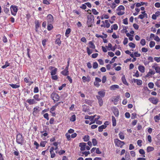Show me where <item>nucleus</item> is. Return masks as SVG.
I'll return each mask as SVG.
<instances>
[{"instance_id":"nucleus-28","label":"nucleus","mask_w":160,"mask_h":160,"mask_svg":"<svg viewBox=\"0 0 160 160\" xmlns=\"http://www.w3.org/2000/svg\"><path fill=\"white\" fill-rule=\"evenodd\" d=\"M57 70V68H54V69H52L51 72V75H54L56 73V72Z\"/></svg>"},{"instance_id":"nucleus-49","label":"nucleus","mask_w":160,"mask_h":160,"mask_svg":"<svg viewBox=\"0 0 160 160\" xmlns=\"http://www.w3.org/2000/svg\"><path fill=\"white\" fill-rule=\"evenodd\" d=\"M92 11L94 15H97L99 13L98 12H97L95 9L93 8L92 9Z\"/></svg>"},{"instance_id":"nucleus-17","label":"nucleus","mask_w":160,"mask_h":160,"mask_svg":"<svg viewBox=\"0 0 160 160\" xmlns=\"http://www.w3.org/2000/svg\"><path fill=\"white\" fill-rule=\"evenodd\" d=\"M61 73L64 76L68 75L69 74L68 70L65 68L64 70L61 72Z\"/></svg>"},{"instance_id":"nucleus-22","label":"nucleus","mask_w":160,"mask_h":160,"mask_svg":"<svg viewBox=\"0 0 160 160\" xmlns=\"http://www.w3.org/2000/svg\"><path fill=\"white\" fill-rule=\"evenodd\" d=\"M139 71L141 72H144L145 71V68L142 66H139L138 67Z\"/></svg>"},{"instance_id":"nucleus-43","label":"nucleus","mask_w":160,"mask_h":160,"mask_svg":"<svg viewBox=\"0 0 160 160\" xmlns=\"http://www.w3.org/2000/svg\"><path fill=\"white\" fill-rule=\"evenodd\" d=\"M155 45V42L154 41H151L149 43V46L151 48L153 47Z\"/></svg>"},{"instance_id":"nucleus-54","label":"nucleus","mask_w":160,"mask_h":160,"mask_svg":"<svg viewBox=\"0 0 160 160\" xmlns=\"http://www.w3.org/2000/svg\"><path fill=\"white\" fill-rule=\"evenodd\" d=\"M82 79L83 82H86L87 81L89 82L90 81V80H87V78L85 76H83L82 78Z\"/></svg>"},{"instance_id":"nucleus-57","label":"nucleus","mask_w":160,"mask_h":160,"mask_svg":"<svg viewBox=\"0 0 160 160\" xmlns=\"http://www.w3.org/2000/svg\"><path fill=\"white\" fill-rule=\"evenodd\" d=\"M128 42V39L127 38H124V40L123 41V44L124 45H126Z\"/></svg>"},{"instance_id":"nucleus-37","label":"nucleus","mask_w":160,"mask_h":160,"mask_svg":"<svg viewBox=\"0 0 160 160\" xmlns=\"http://www.w3.org/2000/svg\"><path fill=\"white\" fill-rule=\"evenodd\" d=\"M118 11L117 13L118 15L120 16L124 14L125 12L124 11L122 10H117Z\"/></svg>"},{"instance_id":"nucleus-6","label":"nucleus","mask_w":160,"mask_h":160,"mask_svg":"<svg viewBox=\"0 0 160 160\" xmlns=\"http://www.w3.org/2000/svg\"><path fill=\"white\" fill-rule=\"evenodd\" d=\"M149 101L152 103L156 104L159 101L158 99L154 97H152L149 98Z\"/></svg>"},{"instance_id":"nucleus-1","label":"nucleus","mask_w":160,"mask_h":160,"mask_svg":"<svg viewBox=\"0 0 160 160\" xmlns=\"http://www.w3.org/2000/svg\"><path fill=\"white\" fill-rule=\"evenodd\" d=\"M90 15L88 16V20L87 24L88 27H92L94 22V18L93 15L92 14L91 12H88Z\"/></svg>"},{"instance_id":"nucleus-40","label":"nucleus","mask_w":160,"mask_h":160,"mask_svg":"<svg viewBox=\"0 0 160 160\" xmlns=\"http://www.w3.org/2000/svg\"><path fill=\"white\" fill-rule=\"evenodd\" d=\"M139 153L142 155H143V157H145V155H144L145 154V152L143 149H140L139 150Z\"/></svg>"},{"instance_id":"nucleus-25","label":"nucleus","mask_w":160,"mask_h":160,"mask_svg":"<svg viewBox=\"0 0 160 160\" xmlns=\"http://www.w3.org/2000/svg\"><path fill=\"white\" fill-rule=\"evenodd\" d=\"M125 8L123 5L119 6L117 9L116 10H122L124 12Z\"/></svg>"},{"instance_id":"nucleus-29","label":"nucleus","mask_w":160,"mask_h":160,"mask_svg":"<svg viewBox=\"0 0 160 160\" xmlns=\"http://www.w3.org/2000/svg\"><path fill=\"white\" fill-rule=\"evenodd\" d=\"M71 32V29L70 28H68L66 30L65 32V36L67 37H68V35Z\"/></svg>"},{"instance_id":"nucleus-31","label":"nucleus","mask_w":160,"mask_h":160,"mask_svg":"<svg viewBox=\"0 0 160 160\" xmlns=\"http://www.w3.org/2000/svg\"><path fill=\"white\" fill-rule=\"evenodd\" d=\"M154 150V148L152 147L148 146L147 148V151L149 152L153 151Z\"/></svg>"},{"instance_id":"nucleus-33","label":"nucleus","mask_w":160,"mask_h":160,"mask_svg":"<svg viewBox=\"0 0 160 160\" xmlns=\"http://www.w3.org/2000/svg\"><path fill=\"white\" fill-rule=\"evenodd\" d=\"M147 13H145L144 14H140L138 16V18L141 19H143L145 17L147 18Z\"/></svg>"},{"instance_id":"nucleus-23","label":"nucleus","mask_w":160,"mask_h":160,"mask_svg":"<svg viewBox=\"0 0 160 160\" xmlns=\"http://www.w3.org/2000/svg\"><path fill=\"white\" fill-rule=\"evenodd\" d=\"M112 126H116V120L114 117L113 116H112Z\"/></svg>"},{"instance_id":"nucleus-21","label":"nucleus","mask_w":160,"mask_h":160,"mask_svg":"<svg viewBox=\"0 0 160 160\" xmlns=\"http://www.w3.org/2000/svg\"><path fill=\"white\" fill-rule=\"evenodd\" d=\"M154 118L156 122H158V121L160 120V113L155 116Z\"/></svg>"},{"instance_id":"nucleus-39","label":"nucleus","mask_w":160,"mask_h":160,"mask_svg":"<svg viewBox=\"0 0 160 160\" xmlns=\"http://www.w3.org/2000/svg\"><path fill=\"white\" fill-rule=\"evenodd\" d=\"M114 115L116 117H118L119 114V112L118 110L117 109H115V111L114 112Z\"/></svg>"},{"instance_id":"nucleus-11","label":"nucleus","mask_w":160,"mask_h":160,"mask_svg":"<svg viewBox=\"0 0 160 160\" xmlns=\"http://www.w3.org/2000/svg\"><path fill=\"white\" fill-rule=\"evenodd\" d=\"M96 98L98 100V102L100 107L102 106L103 101L102 98L99 96H96Z\"/></svg>"},{"instance_id":"nucleus-61","label":"nucleus","mask_w":160,"mask_h":160,"mask_svg":"<svg viewBox=\"0 0 160 160\" xmlns=\"http://www.w3.org/2000/svg\"><path fill=\"white\" fill-rule=\"evenodd\" d=\"M66 136L68 140H70L71 136H70V134L68 133H66Z\"/></svg>"},{"instance_id":"nucleus-14","label":"nucleus","mask_w":160,"mask_h":160,"mask_svg":"<svg viewBox=\"0 0 160 160\" xmlns=\"http://www.w3.org/2000/svg\"><path fill=\"white\" fill-rule=\"evenodd\" d=\"M26 102L30 105L36 104L37 103V102L33 99H28L26 100Z\"/></svg>"},{"instance_id":"nucleus-16","label":"nucleus","mask_w":160,"mask_h":160,"mask_svg":"<svg viewBox=\"0 0 160 160\" xmlns=\"http://www.w3.org/2000/svg\"><path fill=\"white\" fill-rule=\"evenodd\" d=\"M105 92L104 90L98 92V96H100L102 98L104 97L105 95Z\"/></svg>"},{"instance_id":"nucleus-32","label":"nucleus","mask_w":160,"mask_h":160,"mask_svg":"<svg viewBox=\"0 0 160 160\" xmlns=\"http://www.w3.org/2000/svg\"><path fill=\"white\" fill-rule=\"evenodd\" d=\"M84 102L86 104H88L89 105H91V104L92 103V102L91 101L88 100V99H86L85 100Z\"/></svg>"},{"instance_id":"nucleus-52","label":"nucleus","mask_w":160,"mask_h":160,"mask_svg":"<svg viewBox=\"0 0 160 160\" xmlns=\"http://www.w3.org/2000/svg\"><path fill=\"white\" fill-rule=\"evenodd\" d=\"M105 22L106 23V27L107 28H108L110 27V24L108 22V20H105Z\"/></svg>"},{"instance_id":"nucleus-24","label":"nucleus","mask_w":160,"mask_h":160,"mask_svg":"<svg viewBox=\"0 0 160 160\" xmlns=\"http://www.w3.org/2000/svg\"><path fill=\"white\" fill-rule=\"evenodd\" d=\"M9 85L11 86L13 88H17L20 87L19 84H9Z\"/></svg>"},{"instance_id":"nucleus-59","label":"nucleus","mask_w":160,"mask_h":160,"mask_svg":"<svg viewBox=\"0 0 160 160\" xmlns=\"http://www.w3.org/2000/svg\"><path fill=\"white\" fill-rule=\"evenodd\" d=\"M51 76L53 80H57L58 79V77L57 75H54Z\"/></svg>"},{"instance_id":"nucleus-26","label":"nucleus","mask_w":160,"mask_h":160,"mask_svg":"<svg viewBox=\"0 0 160 160\" xmlns=\"http://www.w3.org/2000/svg\"><path fill=\"white\" fill-rule=\"evenodd\" d=\"M89 47L90 48H92V49H95V46L93 43L91 41H90L89 43Z\"/></svg>"},{"instance_id":"nucleus-27","label":"nucleus","mask_w":160,"mask_h":160,"mask_svg":"<svg viewBox=\"0 0 160 160\" xmlns=\"http://www.w3.org/2000/svg\"><path fill=\"white\" fill-rule=\"evenodd\" d=\"M33 98L35 101H39L40 100V98H39V96L38 94L35 95Z\"/></svg>"},{"instance_id":"nucleus-38","label":"nucleus","mask_w":160,"mask_h":160,"mask_svg":"<svg viewBox=\"0 0 160 160\" xmlns=\"http://www.w3.org/2000/svg\"><path fill=\"white\" fill-rule=\"evenodd\" d=\"M83 139L84 141L87 142L89 139V136L88 135H85Z\"/></svg>"},{"instance_id":"nucleus-12","label":"nucleus","mask_w":160,"mask_h":160,"mask_svg":"<svg viewBox=\"0 0 160 160\" xmlns=\"http://www.w3.org/2000/svg\"><path fill=\"white\" fill-rule=\"evenodd\" d=\"M132 82H136L137 83V84L138 85H141L142 83V81L141 80L133 78L132 79Z\"/></svg>"},{"instance_id":"nucleus-13","label":"nucleus","mask_w":160,"mask_h":160,"mask_svg":"<svg viewBox=\"0 0 160 160\" xmlns=\"http://www.w3.org/2000/svg\"><path fill=\"white\" fill-rule=\"evenodd\" d=\"M96 115H94V116H89L88 115L85 116V118L86 119H89L91 121H93V119L96 116Z\"/></svg>"},{"instance_id":"nucleus-64","label":"nucleus","mask_w":160,"mask_h":160,"mask_svg":"<svg viewBox=\"0 0 160 160\" xmlns=\"http://www.w3.org/2000/svg\"><path fill=\"white\" fill-rule=\"evenodd\" d=\"M154 60L157 62H160V57H155L154 58Z\"/></svg>"},{"instance_id":"nucleus-30","label":"nucleus","mask_w":160,"mask_h":160,"mask_svg":"<svg viewBox=\"0 0 160 160\" xmlns=\"http://www.w3.org/2000/svg\"><path fill=\"white\" fill-rule=\"evenodd\" d=\"M56 109L54 108L53 107H52L50 109V112L52 113V114L53 116H55L56 115L55 113L54 112V111Z\"/></svg>"},{"instance_id":"nucleus-8","label":"nucleus","mask_w":160,"mask_h":160,"mask_svg":"<svg viewBox=\"0 0 160 160\" xmlns=\"http://www.w3.org/2000/svg\"><path fill=\"white\" fill-rule=\"evenodd\" d=\"M61 35L60 34H58L56 35L57 39L55 41V43L57 44L60 46L61 45V41L60 40Z\"/></svg>"},{"instance_id":"nucleus-2","label":"nucleus","mask_w":160,"mask_h":160,"mask_svg":"<svg viewBox=\"0 0 160 160\" xmlns=\"http://www.w3.org/2000/svg\"><path fill=\"white\" fill-rule=\"evenodd\" d=\"M17 142L21 145H22L24 142V139L22 137V134L19 133L17 135Z\"/></svg>"},{"instance_id":"nucleus-4","label":"nucleus","mask_w":160,"mask_h":160,"mask_svg":"<svg viewBox=\"0 0 160 160\" xmlns=\"http://www.w3.org/2000/svg\"><path fill=\"white\" fill-rule=\"evenodd\" d=\"M10 10L13 16H15L18 10V7L12 5L10 7Z\"/></svg>"},{"instance_id":"nucleus-45","label":"nucleus","mask_w":160,"mask_h":160,"mask_svg":"<svg viewBox=\"0 0 160 160\" xmlns=\"http://www.w3.org/2000/svg\"><path fill=\"white\" fill-rule=\"evenodd\" d=\"M46 143V142L44 141H42L40 143V146L41 147H44L45 146V144Z\"/></svg>"},{"instance_id":"nucleus-10","label":"nucleus","mask_w":160,"mask_h":160,"mask_svg":"<svg viewBox=\"0 0 160 160\" xmlns=\"http://www.w3.org/2000/svg\"><path fill=\"white\" fill-rule=\"evenodd\" d=\"M54 148L53 147L51 148L50 150V152L51 155V157L52 158H53L55 157L56 154L54 152Z\"/></svg>"},{"instance_id":"nucleus-58","label":"nucleus","mask_w":160,"mask_h":160,"mask_svg":"<svg viewBox=\"0 0 160 160\" xmlns=\"http://www.w3.org/2000/svg\"><path fill=\"white\" fill-rule=\"evenodd\" d=\"M108 55L111 57H113L114 55V54L112 52H108Z\"/></svg>"},{"instance_id":"nucleus-34","label":"nucleus","mask_w":160,"mask_h":160,"mask_svg":"<svg viewBox=\"0 0 160 160\" xmlns=\"http://www.w3.org/2000/svg\"><path fill=\"white\" fill-rule=\"evenodd\" d=\"M118 135H119V137L120 138L122 139V140H123L124 139V136L123 135V133L122 132H120L118 134Z\"/></svg>"},{"instance_id":"nucleus-63","label":"nucleus","mask_w":160,"mask_h":160,"mask_svg":"<svg viewBox=\"0 0 160 160\" xmlns=\"http://www.w3.org/2000/svg\"><path fill=\"white\" fill-rule=\"evenodd\" d=\"M117 6V5H116L115 3L113 2L112 3L111 7L112 9L115 8Z\"/></svg>"},{"instance_id":"nucleus-46","label":"nucleus","mask_w":160,"mask_h":160,"mask_svg":"<svg viewBox=\"0 0 160 160\" xmlns=\"http://www.w3.org/2000/svg\"><path fill=\"white\" fill-rule=\"evenodd\" d=\"M87 53L89 55L92 53V50L90 49L89 48L87 47Z\"/></svg>"},{"instance_id":"nucleus-53","label":"nucleus","mask_w":160,"mask_h":160,"mask_svg":"<svg viewBox=\"0 0 160 160\" xmlns=\"http://www.w3.org/2000/svg\"><path fill=\"white\" fill-rule=\"evenodd\" d=\"M107 80V78L105 76H104L102 77V83H105Z\"/></svg>"},{"instance_id":"nucleus-51","label":"nucleus","mask_w":160,"mask_h":160,"mask_svg":"<svg viewBox=\"0 0 160 160\" xmlns=\"http://www.w3.org/2000/svg\"><path fill=\"white\" fill-rule=\"evenodd\" d=\"M154 86V84L152 82H150L148 84V87L150 88H153Z\"/></svg>"},{"instance_id":"nucleus-19","label":"nucleus","mask_w":160,"mask_h":160,"mask_svg":"<svg viewBox=\"0 0 160 160\" xmlns=\"http://www.w3.org/2000/svg\"><path fill=\"white\" fill-rule=\"evenodd\" d=\"M122 80L123 83L126 85L128 86V83L127 82L126 80V79L125 76L124 75H123L122 76Z\"/></svg>"},{"instance_id":"nucleus-44","label":"nucleus","mask_w":160,"mask_h":160,"mask_svg":"<svg viewBox=\"0 0 160 160\" xmlns=\"http://www.w3.org/2000/svg\"><path fill=\"white\" fill-rule=\"evenodd\" d=\"M76 120V116L75 115H72L70 119V120L72 122H74Z\"/></svg>"},{"instance_id":"nucleus-7","label":"nucleus","mask_w":160,"mask_h":160,"mask_svg":"<svg viewBox=\"0 0 160 160\" xmlns=\"http://www.w3.org/2000/svg\"><path fill=\"white\" fill-rule=\"evenodd\" d=\"M47 20L48 23H52L53 22V17L51 14H49L48 15Z\"/></svg>"},{"instance_id":"nucleus-60","label":"nucleus","mask_w":160,"mask_h":160,"mask_svg":"<svg viewBox=\"0 0 160 160\" xmlns=\"http://www.w3.org/2000/svg\"><path fill=\"white\" fill-rule=\"evenodd\" d=\"M142 141L141 140H138L137 141V144L138 146H142Z\"/></svg>"},{"instance_id":"nucleus-41","label":"nucleus","mask_w":160,"mask_h":160,"mask_svg":"<svg viewBox=\"0 0 160 160\" xmlns=\"http://www.w3.org/2000/svg\"><path fill=\"white\" fill-rule=\"evenodd\" d=\"M93 68L94 69L97 68L98 66V64L97 62H93L92 65Z\"/></svg>"},{"instance_id":"nucleus-35","label":"nucleus","mask_w":160,"mask_h":160,"mask_svg":"<svg viewBox=\"0 0 160 160\" xmlns=\"http://www.w3.org/2000/svg\"><path fill=\"white\" fill-rule=\"evenodd\" d=\"M95 121L96 122V123L97 124H99V125H100V124H102V122L101 121H99V120H97V121H93V122H91L90 123H89V124L90 125H91V124H92V123H95Z\"/></svg>"},{"instance_id":"nucleus-42","label":"nucleus","mask_w":160,"mask_h":160,"mask_svg":"<svg viewBox=\"0 0 160 160\" xmlns=\"http://www.w3.org/2000/svg\"><path fill=\"white\" fill-rule=\"evenodd\" d=\"M92 143L94 146H96L97 144V140L94 138H93L92 140Z\"/></svg>"},{"instance_id":"nucleus-9","label":"nucleus","mask_w":160,"mask_h":160,"mask_svg":"<svg viewBox=\"0 0 160 160\" xmlns=\"http://www.w3.org/2000/svg\"><path fill=\"white\" fill-rule=\"evenodd\" d=\"M86 143L84 142H81L79 144V146L81 147L80 150L82 151H84L85 150V146Z\"/></svg>"},{"instance_id":"nucleus-5","label":"nucleus","mask_w":160,"mask_h":160,"mask_svg":"<svg viewBox=\"0 0 160 160\" xmlns=\"http://www.w3.org/2000/svg\"><path fill=\"white\" fill-rule=\"evenodd\" d=\"M114 142L116 145L118 147L122 148V146L125 144L124 142L118 139H116L114 140Z\"/></svg>"},{"instance_id":"nucleus-3","label":"nucleus","mask_w":160,"mask_h":160,"mask_svg":"<svg viewBox=\"0 0 160 160\" xmlns=\"http://www.w3.org/2000/svg\"><path fill=\"white\" fill-rule=\"evenodd\" d=\"M51 97L54 101V102H58L59 99V97L56 93H52L51 95Z\"/></svg>"},{"instance_id":"nucleus-15","label":"nucleus","mask_w":160,"mask_h":160,"mask_svg":"<svg viewBox=\"0 0 160 160\" xmlns=\"http://www.w3.org/2000/svg\"><path fill=\"white\" fill-rule=\"evenodd\" d=\"M40 111L39 108L38 107H36L34 108H33V114L35 116Z\"/></svg>"},{"instance_id":"nucleus-62","label":"nucleus","mask_w":160,"mask_h":160,"mask_svg":"<svg viewBox=\"0 0 160 160\" xmlns=\"http://www.w3.org/2000/svg\"><path fill=\"white\" fill-rule=\"evenodd\" d=\"M158 65L157 63H154L152 66V68H153L155 69L156 68H157V67H158Z\"/></svg>"},{"instance_id":"nucleus-18","label":"nucleus","mask_w":160,"mask_h":160,"mask_svg":"<svg viewBox=\"0 0 160 160\" xmlns=\"http://www.w3.org/2000/svg\"><path fill=\"white\" fill-rule=\"evenodd\" d=\"M119 88V86L117 85H112L110 87V89L111 90H114L117 88Z\"/></svg>"},{"instance_id":"nucleus-56","label":"nucleus","mask_w":160,"mask_h":160,"mask_svg":"<svg viewBox=\"0 0 160 160\" xmlns=\"http://www.w3.org/2000/svg\"><path fill=\"white\" fill-rule=\"evenodd\" d=\"M94 85L97 88H98L100 85L99 83L96 81L94 82Z\"/></svg>"},{"instance_id":"nucleus-50","label":"nucleus","mask_w":160,"mask_h":160,"mask_svg":"<svg viewBox=\"0 0 160 160\" xmlns=\"http://www.w3.org/2000/svg\"><path fill=\"white\" fill-rule=\"evenodd\" d=\"M140 43L142 46L145 45L146 44V41L145 40L143 39H142L141 40Z\"/></svg>"},{"instance_id":"nucleus-48","label":"nucleus","mask_w":160,"mask_h":160,"mask_svg":"<svg viewBox=\"0 0 160 160\" xmlns=\"http://www.w3.org/2000/svg\"><path fill=\"white\" fill-rule=\"evenodd\" d=\"M128 45L130 47L133 48H134L136 46L135 44L132 42L129 43L128 44Z\"/></svg>"},{"instance_id":"nucleus-55","label":"nucleus","mask_w":160,"mask_h":160,"mask_svg":"<svg viewBox=\"0 0 160 160\" xmlns=\"http://www.w3.org/2000/svg\"><path fill=\"white\" fill-rule=\"evenodd\" d=\"M128 18H126L125 19L123 20V23L125 25H127L128 23Z\"/></svg>"},{"instance_id":"nucleus-20","label":"nucleus","mask_w":160,"mask_h":160,"mask_svg":"<svg viewBox=\"0 0 160 160\" xmlns=\"http://www.w3.org/2000/svg\"><path fill=\"white\" fill-rule=\"evenodd\" d=\"M106 127V126L104 125H101L98 127V131L99 132H102V131L103 130L105 129Z\"/></svg>"},{"instance_id":"nucleus-36","label":"nucleus","mask_w":160,"mask_h":160,"mask_svg":"<svg viewBox=\"0 0 160 160\" xmlns=\"http://www.w3.org/2000/svg\"><path fill=\"white\" fill-rule=\"evenodd\" d=\"M52 24V23H48L47 29L48 30L50 31L52 29L53 26Z\"/></svg>"},{"instance_id":"nucleus-47","label":"nucleus","mask_w":160,"mask_h":160,"mask_svg":"<svg viewBox=\"0 0 160 160\" xmlns=\"http://www.w3.org/2000/svg\"><path fill=\"white\" fill-rule=\"evenodd\" d=\"M10 65V64L9 63H8V62H6L5 63V65L2 66V68H6L8 66H9Z\"/></svg>"}]
</instances>
